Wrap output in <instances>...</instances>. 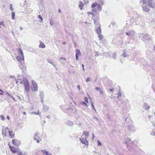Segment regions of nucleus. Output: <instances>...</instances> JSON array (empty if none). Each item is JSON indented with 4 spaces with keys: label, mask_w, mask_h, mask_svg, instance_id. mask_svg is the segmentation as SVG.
I'll list each match as a JSON object with an SVG mask.
<instances>
[{
    "label": "nucleus",
    "mask_w": 155,
    "mask_h": 155,
    "mask_svg": "<svg viewBox=\"0 0 155 155\" xmlns=\"http://www.w3.org/2000/svg\"><path fill=\"white\" fill-rule=\"evenodd\" d=\"M89 136V133L88 132L85 131H84L81 138H80L79 140L81 143L85 144L86 146L88 145V142L87 138Z\"/></svg>",
    "instance_id": "f257e3e1"
},
{
    "label": "nucleus",
    "mask_w": 155,
    "mask_h": 155,
    "mask_svg": "<svg viewBox=\"0 0 155 155\" xmlns=\"http://www.w3.org/2000/svg\"><path fill=\"white\" fill-rule=\"evenodd\" d=\"M20 83L21 84H24L25 91L28 92L30 90V86L29 83L27 79L25 78H24L21 81Z\"/></svg>",
    "instance_id": "f03ea898"
},
{
    "label": "nucleus",
    "mask_w": 155,
    "mask_h": 155,
    "mask_svg": "<svg viewBox=\"0 0 155 155\" xmlns=\"http://www.w3.org/2000/svg\"><path fill=\"white\" fill-rule=\"evenodd\" d=\"M19 56H18L16 57L17 61L19 62H20L21 61H24V56L23 52L21 49H19Z\"/></svg>",
    "instance_id": "7ed1b4c3"
},
{
    "label": "nucleus",
    "mask_w": 155,
    "mask_h": 155,
    "mask_svg": "<svg viewBox=\"0 0 155 155\" xmlns=\"http://www.w3.org/2000/svg\"><path fill=\"white\" fill-rule=\"evenodd\" d=\"M139 38H143V40L149 41L150 39V37L147 34H140L139 35Z\"/></svg>",
    "instance_id": "20e7f679"
},
{
    "label": "nucleus",
    "mask_w": 155,
    "mask_h": 155,
    "mask_svg": "<svg viewBox=\"0 0 155 155\" xmlns=\"http://www.w3.org/2000/svg\"><path fill=\"white\" fill-rule=\"evenodd\" d=\"M94 24H96V32L98 34L101 33V25H100L99 22L96 21L95 20L94 21Z\"/></svg>",
    "instance_id": "39448f33"
},
{
    "label": "nucleus",
    "mask_w": 155,
    "mask_h": 155,
    "mask_svg": "<svg viewBox=\"0 0 155 155\" xmlns=\"http://www.w3.org/2000/svg\"><path fill=\"white\" fill-rule=\"evenodd\" d=\"M32 84L33 87L32 88V90L33 91H37L38 90V86L37 83L34 80L32 81Z\"/></svg>",
    "instance_id": "423d86ee"
},
{
    "label": "nucleus",
    "mask_w": 155,
    "mask_h": 155,
    "mask_svg": "<svg viewBox=\"0 0 155 155\" xmlns=\"http://www.w3.org/2000/svg\"><path fill=\"white\" fill-rule=\"evenodd\" d=\"M147 4L150 7L155 8V3L153 2V0H148Z\"/></svg>",
    "instance_id": "0eeeda50"
},
{
    "label": "nucleus",
    "mask_w": 155,
    "mask_h": 155,
    "mask_svg": "<svg viewBox=\"0 0 155 155\" xmlns=\"http://www.w3.org/2000/svg\"><path fill=\"white\" fill-rule=\"evenodd\" d=\"M127 12L129 14L132 15L135 13V11L133 7H130L128 8Z\"/></svg>",
    "instance_id": "6e6552de"
},
{
    "label": "nucleus",
    "mask_w": 155,
    "mask_h": 155,
    "mask_svg": "<svg viewBox=\"0 0 155 155\" xmlns=\"http://www.w3.org/2000/svg\"><path fill=\"white\" fill-rule=\"evenodd\" d=\"M135 32L133 31H129L126 32V34L129 36L130 38H132L135 35Z\"/></svg>",
    "instance_id": "1a4fd4ad"
},
{
    "label": "nucleus",
    "mask_w": 155,
    "mask_h": 155,
    "mask_svg": "<svg viewBox=\"0 0 155 155\" xmlns=\"http://www.w3.org/2000/svg\"><path fill=\"white\" fill-rule=\"evenodd\" d=\"M97 5V6L98 7V9L100 11H101L102 9V7L101 5L100 4H97V3H95L91 5V7L92 8H94L96 7Z\"/></svg>",
    "instance_id": "9d476101"
},
{
    "label": "nucleus",
    "mask_w": 155,
    "mask_h": 155,
    "mask_svg": "<svg viewBox=\"0 0 155 155\" xmlns=\"http://www.w3.org/2000/svg\"><path fill=\"white\" fill-rule=\"evenodd\" d=\"M13 143L15 145L18 146L21 144V142L20 141L17 140H12Z\"/></svg>",
    "instance_id": "9b49d317"
},
{
    "label": "nucleus",
    "mask_w": 155,
    "mask_h": 155,
    "mask_svg": "<svg viewBox=\"0 0 155 155\" xmlns=\"http://www.w3.org/2000/svg\"><path fill=\"white\" fill-rule=\"evenodd\" d=\"M76 53L75 54L76 59L78 61V57L79 55H81V53L79 49H76Z\"/></svg>",
    "instance_id": "f8f14e48"
},
{
    "label": "nucleus",
    "mask_w": 155,
    "mask_h": 155,
    "mask_svg": "<svg viewBox=\"0 0 155 155\" xmlns=\"http://www.w3.org/2000/svg\"><path fill=\"white\" fill-rule=\"evenodd\" d=\"M34 139L35 140H36L37 143H39L40 142L41 140H39V135L38 133H36L35 134L34 137Z\"/></svg>",
    "instance_id": "ddd939ff"
},
{
    "label": "nucleus",
    "mask_w": 155,
    "mask_h": 155,
    "mask_svg": "<svg viewBox=\"0 0 155 155\" xmlns=\"http://www.w3.org/2000/svg\"><path fill=\"white\" fill-rule=\"evenodd\" d=\"M140 17V15L139 14H137V16H135V17H132L131 19V21H132L134 19V21L137 22L138 21H139V18Z\"/></svg>",
    "instance_id": "4468645a"
},
{
    "label": "nucleus",
    "mask_w": 155,
    "mask_h": 155,
    "mask_svg": "<svg viewBox=\"0 0 155 155\" xmlns=\"http://www.w3.org/2000/svg\"><path fill=\"white\" fill-rule=\"evenodd\" d=\"M128 130L131 132H135V130L134 127L133 125H130L128 126Z\"/></svg>",
    "instance_id": "2eb2a0df"
},
{
    "label": "nucleus",
    "mask_w": 155,
    "mask_h": 155,
    "mask_svg": "<svg viewBox=\"0 0 155 155\" xmlns=\"http://www.w3.org/2000/svg\"><path fill=\"white\" fill-rule=\"evenodd\" d=\"M143 11L148 12L150 10L149 8L147 5L143 6Z\"/></svg>",
    "instance_id": "dca6fc26"
},
{
    "label": "nucleus",
    "mask_w": 155,
    "mask_h": 155,
    "mask_svg": "<svg viewBox=\"0 0 155 155\" xmlns=\"http://www.w3.org/2000/svg\"><path fill=\"white\" fill-rule=\"evenodd\" d=\"M9 147L11 151L13 153L17 152L15 147H11L10 146H9Z\"/></svg>",
    "instance_id": "f3484780"
},
{
    "label": "nucleus",
    "mask_w": 155,
    "mask_h": 155,
    "mask_svg": "<svg viewBox=\"0 0 155 155\" xmlns=\"http://www.w3.org/2000/svg\"><path fill=\"white\" fill-rule=\"evenodd\" d=\"M84 6V4L81 1H80L79 2V4L78 5V6L82 10L83 8V7Z\"/></svg>",
    "instance_id": "a211bd4d"
},
{
    "label": "nucleus",
    "mask_w": 155,
    "mask_h": 155,
    "mask_svg": "<svg viewBox=\"0 0 155 155\" xmlns=\"http://www.w3.org/2000/svg\"><path fill=\"white\" fill-rule=\"evenodd\" d=\"M45 47V44L42 41H41L39 45L40 48H44Z\"/></svg>",
    "instance_id": "6ab92c4d"
},
{
    "label": "nucleus",
    "mask_w": 155,
    "mask_h": 155,
    "mask_svg": "<svg viewBox=\"0 0 155 155\" xmlns=\"http://www.w3.org/2000/svg\"><path fill=\"white\" fill-rule=\"evenodd\" d=\"M9 132V136L12 138H13L14 137V133L12 131H8Z\"/></svg>",
    "instance_id": "aec40b11"
},
{
    "label": "nucleus",
    "mask_w": 155,
    "mask_h": 155,
    "mask_svg": "<svg viewBox=\"0 0 155 155\" xmlns=\"http://www.w3.org/2000/svg\"><path fill=\"white\" fill-rule=\"evenodd\" d=\"M143 107L144 109L148 110L150 108V106L147 103H144L143 105Z\"/></svg>",
    "instance_id": "412c9836"
},
{
    "label": "nucleus",
    "mask_w": 155,
    "mask_h": 155,
    "mask_svg": "<svg viewBox=\"0 0 155 155\" xmlns=\"http://www.w3.org/2000/svg\"><path fill=\"white\" fill-rule=\"evenodd\" d=\"M81 104L84 106L85 108H87V104L84 101H81L80 103Z\"/></svg>",
    "instance_id": "4be33fe9"
},
{
    "label": "nucleus",
    "mask_w": 155,
    "mask_h": 155,
    "mask_svg": "<svg viewBox=\"0 0 155 155\" xmlns=\"http://www.w3.org/2000/svg\"><path fill=\"white\" fill-rule=\"evenodd\" d=\"M147 2H148V1L147 0H141L140 2V3L141 4H146Z\"/></svg>",
    "instance_id": "5701e85b"
},
{
    "label": "nucleus",
    "mask_w": 155,
    "mask_h": 155,
    "mask_svg": "<svg viewBox=\"0 0 155 155\" xmlns=\"http://www.w3.org/2000/svg\"><path fill=\"white\" fill-rule=\"evenodd\" d=\"M66 124L69 126H72L73 125V123L70 121H68L66 122Z\"/></svg>",
    "instance_id": "b1692460"
},
{
    "label": "nucleus",
    "mask_w": 155,
    "mask_h": 155,
    "mask_svg": "<svg viewBox=\"0 0 155 155\" xmlns=\"http://www.w3.org/2000/svg\"><path fill=\"white\" fill-rule=\"evenodd\" d=\"M98 35V37L99 38L100 40H101L103 38V36L100 33H99L97 34Z\"/></svg>",
    "instance_id": "393cba45"
},
{
    "label": "nucleus",
    "mask_w": 155,
    "mask_h": 155,
    "mask_svg": "<svg viewBox=\"0 0 155 155\" xmlns=\"http://www.w3.org/2000/svg\"><path fill=\"white\" fill-rule=\"evenodd\" d=\"M43 153H45L46 155H48L49 154L48 152L45 150H42Z\"/></svg>",
    "instance_id": "a878e982"
},
{
    "label": "nucleus",
    "mask_w": 155,
    "mask_h": 155,
    "mask_svg": "<svg viewBox=\"0 0 155 155\" xmlns=\"http://www.w3.org/2000/svg\"><path fill=\"white\" fill-rule=\"evenodd\" d=\"M12 19H14L15 16V13L14 12H12Z\"/></svg>",
    "instance_id": "bb28decb"
},
{
    "label": "nucleus",
    "mask_w": 155,
    "mask_h": 155,
    "mask_svg": "<svg viewBox=\"0 0 155 155\" xmlns=\"http://www.w3.org/2000/svg\"><path fill=\"white\" fill-rule=\"evenodd\" d=\"M116 56H117L116 54L115 53H114L113 54V58L114 59H116Z\"/></svg>",
    "instance_id": "cd10ccee"
},
{
    "label": "nucleus",
    "mask_w": 155,
    "mask_h": 155,
    "mask_svg": "<svg viewBox=\"0 0 155 155\" xmlns=\"http://www.w3.org/2000/svg\"><path fill=\"white\" fill-rule=\"evenodd\" d=\"M151 134L152 135L155 136V131L152 130V132L151 133Z\"/></svg>",
    "instance_id": "c85d7f7f"
},
{
    "label": "nucleus",
    "mask_w": 155,
    "mask_h": 155,
    "mask_svg": "<svg viewBox=\"0 0 155 155\" xmlns=\"http://www.w3.org/2000/svg\"><path fill=\"white\" fill-rule=\"evenodd\" d=\"M118 96L117 97L118 98H119L121 96V93L120 92H119V93H118Z\"/></svg>",
    "instance_id": "c756f323"
},
{
    "label": "nucleus",
    "mask_w": 155,
    "mask_h": 155,
    "mask_svg": "<svg viewBox=\"0 0 155 155\" xmlns=\"http://www.w3.org/2000/svg\"><path fill=\"white\" fill-rule=\"evenodd\" d=\"M0 118L2 120H4L5 119L3 115H1Z\"/></svg>",
    "instance_id": "7c9ffc66"
},
{
    "label": "nucleus",
    "mask_w": 155,
    "mask_h": 155,
    "mask_svg": "<svg viewBox=\"0 0 155 155\" xmlns=\"http://www.w3.org/2000/svg\"><path fill=\"white\" fill-rule=\"evenodd\" d=\"M47 61L50 64H53V61H52L48 60H47Z\"/></svg>",
    "instance_id": "2f4dec72"
},
{
    "label": "nucleus",
    "mask_w": 155,
    "mask_h": 155,
    "mask_svg": "<svg viewBox=\"0 0 155 155\" xmlns=\"http://www.w3.org/2000/svg\"><path fill=\"white\" fill-rule=\"evenodd\" d=\"M5 132H4V134L5 135H6V133H5V132H6V131H8V127H5Z\"/></svg>",
    "instance_id": "473e14b6"
},
{
    "label": "nucleus",
    "mask_w": 155,
    "mask_h": 155,
    "mask_svg": "<svg viewBox=\"0 0 155 155\" xmlns=\"http://www.w3.org/2000/svg\"><path fill=\"white\" fill-rule=\"evenodd\" d=\"M38 18H39V19H40L41 20V21H43V18H42V17H41V15H39L38 16Z\"/></svg>",
    "instance_id": "72a5a7b5"
},
{
    "label": "nucleus",
    "mask_w": 155,
    "mask_h": 155,
    "mask_svg": "<svg viewBox=\"0 0 155 155\" xmlns=\"http://www.w3.org/2000/svg\"><path fill=\"white\" fill-rule=\"evenodd\" d=\"M12 4H10V10L11 11H13V10H14V9L12 7Z\"/></svg>",
    "instance_id": "f704fd0d"
},
{
    "label": "nucleus",
    "mask_w": 155,
    "mask_h": 155,
    "mask_svg": "<svg viewBox=\"0 0 155 155\" xmlns=\"http://www.w3.org/2000/svg\"><path fill=\"white\" fill-rule=\"evenodd\" d=\"M97 145L99 146H101L102 145L101 143L99 140H97Z\"/></svg>",
    "instance_id": "c9c22d12"
},
{
    "label": "nucleus",
    "mask_w": 155,
    "mask_h": 155,
    "mask_svg": "<svg viewBox=\"0 0 155 155\" xmlns=\"http://www.w3.org/2000/svg\"><path fill=\"white\" fill-rule=\"evenodd\" d=\"M18 155H23L22 152L20 151L19 152H18Z\"/></svg>",
    "instance_id": "e433bc0d"
},
{
    "label": "nucleus",
    "mask_w": 155,
    "mask_h": 155,
    "mask_svg": "<svg viewBox=\"0 0 155 155\" xmlns=\"http://www.w3.org/2000/svg\"><path fill=\"white\" fill-rule=\"evenodd\" d=\"M91 106L92 107V109H93L95 110V109L94 107L93 104L92 102H91Z\"/></svg>",
    "instance_id": "4c0bfd02"
},
{
    "label": "nucleus",
    "mask_w": 155,
    "mask_h": 155,
    "mask_svg": "<svg viewBox=\"0 0 155 155\" xmlns=\"http://www.w3.org/2000/svg\"><path fill=\"white\" fill-rule=\"evenodd\" d=\"M7 94L8 95V97H10L11 98H12V97H13L12 96L10 95L7 92H6Z\"/></svg>",
    "instance_id": "58836bf2"
},
{
    "label": "nucleus",
    "mask_w": 155,
    "mask_h": 155,
    "mask_svg": "<svg viewBox=\"0 0 155 155\" xmlns=\"http://www.w3.org/2000/svg\"><path fill=\"white\" fill-rule=\"evenodd\" d=\"M7 94L8 95V97H10L11 98H12V97H13L12 96L10 95L7 92H6Z\"/></svg>",
    "instance_id": "ea45409f"
},
{
    "label": "nucleus",
    "mask_w": 155,
    "mask_h": 155,
    "mask_svg": "<svg viewBox=\"0 0 155 155\" xmlns=\"http://www.w3.org/2000/svg\"><path fill=\"white\" fill-rule=\"evenodd\" d=\"M85 101L88 104V100L87 97H85Z\"/></svg>",
    "instance_id": "a19ab883"
},
{
    "label": "nucleus",
    "mask_w": 155,
    "mask_h": 155,
    "mask_svg": "<svg viewBox=\"0 0 155 155\" xmlns=\"http://www.w3.org/2000/svg\"><path fill=\"white\" fill-rule=\"evenodd\" d=\"M122 55L124 57H126V53L124 52V53L122 54Z\"/></svg>",
    "instance_id": "79ce46f5"
},
{
    "label": "nucleus",
    "mask_w": 155,
    "mask_h": 155,
    "mask_svg": "<svg viewBox=\"0 0 155 155\" xmlns=\"http://www.w3.org/2000/svg\"><path fill=\"white\" fill-rule=\"evenodd\" d=\"M94 119H95V120H96L97 121H98V119L96 117H93V118Z\"/></svg>",
    "instance_id": "37998d69"
},
{
    "label": "nucleus",
    "mask_w": 155,
    "mask_h": 155,
    "mask_svg": "<svg viewBox=\"0 0 155 155\" xmlns=\"http://www.w3.org/2000/svg\"><path fill=\"white\" fill-rule=\"evenodd\" d=\"M87 13H88V15H90V14H91V15H93V12H87Z\"/></svg>",
    "instance_id": "c03bdc74"
},
{
    "label": "nucleus",
    "mask_w": 155,
    "mask_h": 155,
    "mask_svg": "<svg viewBox=\"0 0 155 155\" xmlns=\"http://www.w3.org/2000/svg\"><path fill=\"white\" fill-rule=\"evenodd\" d=\"M86 81L87 82H88V81H90V78H87L86 79Z\"/></svg>",
    "instance_id": "a18cd8bd"
},
{
    "label": "nucleus",
    "mask_w": 155,
    "mask_h": 155,
    "mask_svg": "<svg viewBox=\"0 0 155 155\" xmlns=\"http://www.w3.org/2000/svg\"><path fill=\"white\" fill-rule=\"evenodd\" d=\"M44 109H46V110H48V107L46 106H44Z\"/></svg>",
    "instance_id": "49530a36"
},
{
    "label": "nucleus",
    "mask_w": 155,
    "mask_h": 155,
    "mask_svg": "<svg viewBox=\"0 0 155 155\" xmlns=\"http://www.w3.org/2000/svg\"><path fill=\"white\" fill-rule=\"evenodd\" d=\"M61 59L65 60V58H64V57H61V58H60V60Z\"/></svg>",
    "instance_id": "de8ad7c7"
},
{
    "label": "nucleus",
    "mask_w": 155,
    "mask_h": 155,
    "mask_svg": "<svg viewBox=\"0 0 155 155\" xmlns=\"http://www.w3.org/2000/svg\"><path fill=\"white\" fill-rule=\"evenodd\" d=\"M32 114H37V113L35 112H31Z\"/></svg>",
    "instance_id": "09e8293b"
},
{
    "label": "nucleus",
    "mask_w": 155,
    "mask_h": 155,
    "mask_svg": "<svg viewBox=\"0 0 155 155\" xmlns=\"http://www.w3.org/2000/svg\"><path fill=\"white\" fill-rule=\"evenodd\" d=\"M94 137H95L94 135V133H93L92 134V139L93 140L94 139Z\"/></svg>",
    "instance_id": "8fccbe9b"
},
{
    "label": "nucleus",
    "mask_w": 155,
    "mask_h": 155,
    "mask_svg": "<svg viewBox=\"0 0 155 155\" xmlns=\"http://www.w3.org/2000/svg\"><path fill=\"white\" fill-rule=\"evenodd\" d=\"M95 89L97 90L98 91L100 89V88H99V87H96L95 88Z\"/></svg>",
    "instance_id": "3c124183"
},
{
    "label": "nucleus",
    "mask_w": 155,
    "mask_h": 155,
    "mask_svg": "<svg viewBox=\"0 0 155 155\" xmlns=\"http://www.w3.org/2000/svg\"><path fill=\"white\" fill-rule=\"evenodd\" d=\"M52 21V20H51L50 21V24L51 25H53V23H52L51 22V21Z\"/></svg>",
    "instance_id": "603ef678"
},
{
    "label": "nucleus",
    "mask_w": 155,
    "mask_h": 155,
    "mask_svg": "<svg viewBox=\"0 0 155 155\" xmlns=\"http://www.w3.org/2000/svg\"><path fill=\"white\" fill-rule=\"evenodd\" d=\"M4 25V23L3 22H0V25Z\"/></svg>",
    "instance_id": "864d4df0"
},
{
    "label": "nucleus",
    "mask_w": 155,
    "mask_h": 155,
    "mask_svg": "<svg viewBox=\"0 0 155 155\" xmlns=\"http://www.w3.org/2000/svg\"><path fill=\"white\" fill-rule=\"evenodd\" d=\"M113 90V89H109V91H110V92H112Z\"/></svg>",
    "instance_id": "5fc2aeb1"
},
{
    "label": "nucleus",
    "mask_w": 155,
    "mask_h": 155,
    "mask_svg": "<svg viewBox=\"0 0 155 155\" xmlns=\"http://www.w3.org/2000/svg\"><path fill=\"white\" fill-rule=\"evenodd\" d=\"M78 88L79 90H80V86L79 85L78 86Z\"/></svg>",
    "instance_id": "6e6d98bb"
},
{
    "label": "nucleus",
    "mask_w": 155,
    "mask_h": 155,
    "mask_svg": "<svg viewBox=\"0 0 155 155\" xmlns=\"http://www.w3.org/2000/svg\"><path fill=\"white\" fill-rule=\"evenodd\" d=\"M37 114L39 115L40 116V115H41V114H40V113H39V112L37 113Z\"/></svg>",
    "instance_id": "4d7b16f0"
},
{
    "label": "nucleus",
    "mask_w": 155,
    "mask_h": 155,
    "mask_svg": "<svg viewBox=\"0 0 155 155\" xmlns=\"http://www.w3.org/2000/svg\"><path fill=\"white\" fill-rule=\"evenodd\" d=\"M10 78H14L15 77L14 76H10Z\"/></svg>",
    "instance_id": "13d9d810"
},
{
    "label": "nucleus",
    "mask_w": 155,
    "mask_h": 155,
    "mask_svg": "<svg viewBox=\"0 0 155 155\" xmlns=\"http://www.w3.org/2000/svg\"><path fill=\"white\" fill-rule=\"evenodd\" d=\"M85 23L87 25L90 24V23H88L87 22H85Z\"/></svg>",
    "instance_id": "bf43d9fd"
},
{
    "label": "nucleus",
    "mask_w": 155,
    "mask_h": 155,
    "mask_svg": "<svg viewBox=\"0 0 155 155\" xmlns=\"http://www.w3.org/2000/svg\"><path fill=\"white\" fill-rule=\"evenodd\" d=\"M100 93H101V94H103V91H100Z\"/></svg>",
    "instance_id": "052dcab7"
},
{
    "label": "nucleus",
    "mask_w": 155,
    "mask_h": 155,
    "mask_svg": "<svg viewBox=\"0 0 155 155\" xmlns=\"http://www.w3.org/2000/svg\"><path fill=\"white\" fill-rule=\"evenodd\" d=\"M62 43L63 44V45H65V44H66V43L64 41H63V42H62Z\"/></svg>",
    "instance_id": "680f3d73"
},
{
    "label": "nucleus",
    "mask_w": 155,
    "mask_h": 155,
    "mask_svg": "<svg viewBox=\"0 0 155 155\" xmlns=\"http://www.w3.org/2000/svg\"><path fill=\"white\" fill-rule=\"evenodd\" d=\"M7 118L8 120L9 119V117L8 116H7Z\"/></svg>",
    "instance_id": "e2e57ef3"
},
{
    "label": "nucleus",
    "mask_w": 155,
    "mask_h": 155,
    "mask_svg": "<svg viewBox=\"0 0 155 155\" xmlns=\"http://www.w3.org/2000/svg\"><path fill=\"white\" fill-rule=\"evenodd\" d=\"M12 99H13V100L14 101H15V99L14 98V97H12Z\"/></svg>",
    "instance_id": "0e129e2a"
},
{
    "label": "nucleus",
    "mask_w": 155,
    "mask_h": 155,
    "mask_svg": "<svg viewBox=\"0 0 155 155\" xmlns=\"http://www.w3.org/2000/svg\"><path fill=\"white\" fill-rule=\"evenodd\" d=\"M40 96H42V97H43V94H40Z\"/></svg>",
    "instance_id": "69168bd1"
},
{
    "label": "nucleus",
    "mask_w": 155,
    "mask_h": 155,
    "mask_svg": "<svg viewBox=\"0 0 155 155\" xmlns=\"http://www.w3.org/2000/svg\"><path fill=\"white\" fill-rule=\"evenodd\" d=\"M58 12L60 13H61V11L60 9L58 10Z\"/></svg>",
    "instance_id": "338daca9"
},
{
    "label": "nucleus",
    "mask_w": 155,
    "mask_h": 155,
    "mask_svg": "<svg viewBox=\"0 0 155 155\" xmlns=\"http://www.w3.org/2000/svg\"><path fill=\"white\" fill-rule=\"evenodd\" d=\"M153 49H154V50L155 51V45Z\"/></svg>",
    "instance_id": "774afa93"
}]
</instances>
